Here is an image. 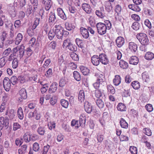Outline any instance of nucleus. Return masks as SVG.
I'll return each mask as SVG.
<instances>
[{"label":"nucleus","instance_id":"nucleus-9","mask_svg":"<svg viewBox=\"0 0 154 154\" xmlns=\"http://www.w3.org/2000/svg\"><path fill=\"white\" fill-rule=\"evenodd\" d=\"M42 4L44 5L45 9L46 11H48L50 8L52 3L51 0H42Z\"/></svg>","mask_w":154,"mask_h":154},{"label":"nucleus","instance_id":"nucleus-55","mask_svg":"<svg viewBox=\"0 0 154 154\" xmlns=\"http://www.w3.org/2000/svg\"><path fill=\"white\" fill-rule=\"evenodd\" d=\"M143 133L148 136H150L152 135V132L148 128H146L143 130Z\"/></svg>","mask_w":154,"mask_h":154},{"label":"nucleus","instance_id":"nucleus-49","mask_svg":"<svg viewBox=\"0 0 154 154\" xmlns=\"http://www.w3.org/2000/svg\"><path fill=\"white\" fill-rule=\"evenodd\" d=\"M18 59L15 58H14L12 62V66L13 68L16 69L18 66Z\"/></svg>","mask_w":154,"mask_h":154},{"label":"nucleus","instance_id":"nucleus-37","mask_svg":"<svg viewBox=\"0 0 154 154\" xmlns=\"http://www.w3.org/2000/svg\"><path fill=\"white\" fill-rule=\"evenodd\" d=\"M26 148L27 146L26 145L22 146L21 148L18 150L19 154H25L26 152Z\"/></svg>","mask_w":154,"mask_h":154},{"label":"nucleus","instance_id":"nucleus-33","mask_svg":"<svg viewBox=\"0 0 154 154\" xmlns=\"http://www.w3.org/2000/svg\"><path fill=\"white\" fill-rule=\"evenodd\" d=\"M17 114L18 117L20 120H22L23 118L24 115L23 110L21 107H19L17 110Z\"/></svg>","mask_w":154,"mask_h":154},{"label":"nucleus","instance_id":"nucleus-21","mask_svg":"<svg viewBox=\"0 0 154 154\" xmlns=\"http://www.w3.org/2000/svg\"><path fill=\"white\" fill-rule=\"evenodd\" d=\"M79 123L80 126L84 127L85 123V115L84 114H82L79 117Z\"/></svg>","mask_w":154,"mask_h":154},{"label":"nucleus","instance_id":"nucleus-38","mask_svg":"<svg viewBox=\"0 0 154 154\" xmlns=\"http://www.w3.org/2000/svg\"><path fill=\"white\" fill-rule=\"evenodd\" d=\"M131 85L132 87L135 90L138 89L140 87V83L137 81H134L133 82Z\"/></svg>","mask_w":154,"mask_h":154},{"label":"nucleus","instance_id":"nucleus-28","mask_svg":"<svg viewBox=\"0 0 154 154\" xmlns=\"http://www.w3.org/2000/svg\"><path fill=\"white\" fill-rule=\"evenodd\" d=\"M80 69L81 72L84 75H87L89 73V70L87 67L83 66H81Z\"/></svg>","mask_w":154,"mask_h":154},{"label":"nucleus","instance_id":"nucleus-25","mask_svg":"<svg viewBox=\"0 0 154 154\" xmlns=\"http://www.w3.org/2000/svg\"><path fill=\"white\" fill-rule=\"evenodd\" d=\"M120 124L122 128L126 129L128 127V124L126 121L123 118H121L120 120Z\"/></svg>","mask_w":154,"mask_h":154},{"label":"nucleus","instance_id":"nucleus-18","mask_svg":"<svg viewBox=\"0 0 154 154\" xmlns=\"http://www.w3.org/2000/svg\"><path fill=\"white\" fill-rule=\"evenodd\" d=\"M0 122L5 127H7L9 125V120L7 117L5 118L1 117L0 118Z\"/></svg>","mask_w":154,"mask_h":154},{"label":"nucleus","instance_id":"nucleus-45","mask_svg":"<svg viewBox=\"0 0 154 154\" xmlns=\"http://www.w3.org/2000/svg\"><path fill=\"white\" fill-rule=\"evenodd\" d=\"M60 103L62 106L65 108H67L69 105V102L64 99L61 100Z\"/></svg>","mask_w":154,"mask_h":154},{"label":"nucleus","instance_id":"nucleus-63","mask_svg":"<svg viewBox=\"0 0 154 154\" xmlns=\"http://www.w3.org/2000/svg\"><path fill=\"white\" fill-rule=\"evenodd\" d=\"M71 125L72 126H75L76 128H78L80 126V125H79L78 124V122L75 120H72L71 123Z\"/></svg>","mask_w":154,"mask_h":154},{"label":"nucleus","instance_id":"nucleus-13","mask_svg":"<svg viewBox=\"0 0 154 154\" xmlns=\"http://www.w3.org/2000/svg\"><path fill=\"white\" fill-rule=\"evenodd\" d=\"M82 8L88 14H90L91 12V8L90 5L88 4H83L82 5Z\"/></svg>","mask_w":154,"mask_h":154},{"label":"nucleus","instance_id":"nucleus-56","mask_svg":"<svg viewBox=\"0 0 154 154\" xmlns=\"http://www.w3.org/2000/svg\"><path fill=\"white\" fill-rule=\"evenodd\" d=\"M103 93L100 90H97L95 91V94L96 97L97 98H99L103 95Z\"/></svg>","mask_w":154,"mask_h":154},{"label":"nucleus","instance_id":"nucleus-14","mask_svg":"<svg viewBox=\"0 0 154 154\" xmlns=\"http://www.w3.org/2000/svg\"><path fill=\"white\" fill-rule=\"evenodd\" d=\"M57 83H53L49 89V92L51 94L54 93L57 89Z\"/></svg>","mask_w":154,"mask_h":154},{"label":"nucleus","instance_id":"nucleus-4","mask_svg":"<svg viewBox=\"0 0 154 154\" xmlns=\"http://www.w3.org/2000/svg\"><path fill=\"white\" fill-rule=\"evenodd\" d=\"M3 85L5 90L8 91L11 88V83L10 79L8 77H5L3 81Z\"/></svg>","mask_w":154,"mask_h":154},{"label":"nucleus","instance_id":"nucleus-34","mask_svg":"<svg viewBox=\"0 0 154 154\" xmlns=\"http://www.w3.org/2000/svg\"><path fill=\"white\" fill-rule=\"evenodd\" d=\"M120 67L124 69H126L128 67V63L123 60H121L119 62Z\"/></svg>","mask_w":154,"mask_h":154},{"label":"nucleus","instance_id":"nucleus-61","mask_svg":"<svg viewBox=\"0 0 154 154\" xmlns=\"http://www.w3.org/2000/svg\"><path fill=\"white\" fill-rule=\"evenodd\" d=\"M102 85V82H98L97 81L93 84V85L94 87L96 89H98L100 86Z\"/></svg>","mask_w":154,"mask_h":154},{"label":"nucleus","instance_id":"nucleus-27","mask_svg":"<svg viewBox=\"0 0 154 154\" xmlns=\"http://www.w3.org/2000/svg\"><path fill=\"white\" fill-rule=\"evenodd\" d=\"M142 77L143 80L144 82H148L149 80V78L148 73L146 72H144L142 74Z\"/></svg>","mask_w":154,"mask_h":154},{"label":"nucleus","instance_id":"nucleus-8","mask_svg":"<svg viewBox=\"0 0 154 154\" xmlns=\"http://www.w3.org/2000/svg\"><path fill=\"white\" fill-rule=\"evenodd\" d=\"M58 15L62 19L66 20V16L62 9L61 8H58L57 9Z\"/></svg>","mask_w":154,"mask_h":154},{"label":"nucleus","instance_id":"nucleus-52","mask_svg":"<svg viewBox=\"0 0 154 154\" xmlns=\"http://www.w3.org/2000/svg\"><path fill=\"white\" fill-rule=\"evenodd\" d=\"M10 81L12 84L14 85L17 83L18 80H17V78L16 76H13L11 77Z\"/></svg>","mask_w":154,"mask_h":154},{"label":"nucleus","instance_id":"nucleus-60","mask_svg":"<svg viewBox=\"0 0 154 154\" xmlns=\"http://www.w3.org/2000/svg\"><path fill=\"white\" fill-rule=\"evenodd\" d=\"M71 43L69 39H66L64 40L63 43V48H65L68 47L69 44Z\"/></svg>","mask_w":154,"mask_h":154},{"label":"nucleus","instance_id":"nucleus-30","mask_svg":"<svg viewBox=\"0 0 154 154\" xmlns=\"http://www.w3.org/2000/svg\"><path fill=\"white\" fill-rule=\"evenodd\" d=\"M24 49V47L23 44H22L20 45V51L17 54V56H18L20 59L22 58L23 55Z\"/></svg>","mask_w":154,"mask_h":154},{"label":"nucleus","instance_id":"nucleus-64","mask_svg":"<svg viewBox=\"0 0 154 154\" xmlns=\"http://www.w3.org/2000/svg\"><path fill=\"white\" fill-rule=\"evenodd\" d=\"M52 74V70L50 68L46 72L45 75L47 77L50 78Z\"/></svg>","mask_w":154,"mask_h":154},{"label":"nucleus","instance_id":"nucleus-26","mask_svg":"<svg viewBox=\"0 0 154 154\" xmlns=\"http://www.w3.org/2000/svg\"><path fill=\"white\" fill-rule=\"evenodd\" d=\"M31 137L28 133L24 134L22 137L21 138V140L24 141L26 143H28L31 140Z\"/></svg>","mask_w":154,"mask_h":154},{"label":"nucleus","instance_id":"nucleus-6","mask_svg":"<svg viewBox=\"0 0 154 154\" xmlns=\"http://www.w3.org/2000/svg\"><path fill=\"white\" fill-rule=\"evenodd\" d=\"M100 62L104 65H106L108 63L109 60L106 56L104 54H101L99 55Z\"/></svg>","mask_w":154,"mask_h":154},{"label":"nucleus","instance_id":"nucleus-59","mask_svg":"<svg viewBox=\"0 0 154 154\" xmlns=\"http://www.w3.org/2000/svg\"><path fill=\"white\" fill-rule=\"evenodd\" d=\"M18 81L21 83H23L25 82L26 80L25 79V76L23 75L19 76L17 78Z\"/></svg>","mask_w":154,"mask_h":154},{"label":"nucleus","instance_id":"nucleus-43","mask_svg":"<svg viewBox=\"0 0 154 154\" xmlns=\"http://www.w3.org/2000/svg\"><path fill=\"white\" fill-rule=\"evenodd\" d=\"M37 131L39 134L43 135L45 132V128L44 127L39 126L37 129Z\"/></svg>","mask_w":154,"mask_h":154},{"label":"nucleus","instance_id":"nucleus-20","mask_svg":"<svg viewBox=\"0 0 154 154\" xmlns=\"http://www.w3.org/2000/svg\"><path fill=\"white\" fill-rule=\"evenodd\" d=\"M85 92L83 90H81L79 91L78 95V99L81 102L84 101L85 98Z\"/></svg>","mask_w":154,"mask_h":154},{"label":"nucleus","instance_id":"nucleus-3","mask_svg":"<svg viewBox=\"0 0 154 154\" xmlns=\"http://www.w3.org/2000/svg\"><path fill=\"white\" fill-rule=\"evenodd\" d=\"M57 37L59 39H62L63 37V28L60 25H55L54 27Z\"/></svg>","mask_w":154,"mask_h":154},{"label":"nucleus","instance_id":"nucleus-42","mask_svg":"<svg viewBox=\"0 0 154 154\" xmlns=\"http://www.w3.org/2000/svg\"><path fill=\"white\" fill-rule=\"evenodd\" d=\"M7 61V58L3 57L0 59V68L3 67Z\"/></svg>","mask_w":154,"mask_h":154},{"label":"nucleus","instance_id":"nucleus-48","mask_svg":"<svg viewBox=\"0 0 154 154\" xmlns=\"http://www.w3.org/2000/svg\"><path fill=\"white\" fill-rule=\"evenodd\" d=\"M88 22L92 26H94L95 24V21L94 18L91 16L88 19Z\"/></svg>","mask_w":154,"mask_h":154},{"label":"nucleus","instance_id":"nucleus-47","mask_svg":"<svg viewBox=\"0 0 154 154\" xmlns=\"http://www.w3.org/2000/svg\"><path fill=\"white\" fill-rule=\"evenodd\" d=\"M96 104L98 107L100 108H103L104 106L103 102L101 99H98L96 102Z\"/></svg>","mask_w":154,"mask_h":154},{"label":"nucleus","instance_id":"nucleus-39","mask_svg":"<svg viewBox=\"0 0 154 154\" xmlns=\"http://www.w3.org/2000/svg\"><path fill=\"white\" fill-rule=\"evenodd\" d=\"M108 92L109 93L113 94L115 92V90L114 88L111 85H108L107 86Z\"/></svg>","mask_w":154,"mask_h":154},{"label":"nucleus","instance_id":"nucleus-41","mask_svg":"<svg viewBox=\"0 0 154 154\" xmlns=\"http://www.w3.org/2000/svg\"><path fill=\"white\" fill-rule=\"evenodd\" d=\"M117 108L118 110L121 111H125L126 109L125 106L122 103H119L117 106Z\"/></svg>","mask_w":154,"mask_h":154},{"label":"nucleus","instance_id":"nucleus-17","mask_svg":"<svg viewBox=\"0 0 154 154\" xmlns=\"http://www.w3.org/2000/svg\"><path fill=\"white\" fill-rule=\"evenodd\" d=\"M145 58L147 60H151L154 58V54L150 51L146 53L144 56Z\"/></svg>","mask_w":154,"mask_h":154},{"label":"nucleus","instance_id":"nucleus-36","mask_svg":"<svg viewBox=\"0 0 154 154\" xmlns=\"http://www.w3.org/2000/svg\"><path fill=\"white\" fill-rule=\"evenodd\" d=\"M20 95L22 99H24L26 98L27 95L26 90L24 88L22 89L19 92Z\"/></svg>","mask_w":154,"mask_h":154},{"label":"nucleus","instance_id":"nucleus-12","mask_svg":"<svg viewBox=\"0 0 154 154\" xmlns=\"http://www.w3.org/2000/svg\"><path fill=\"white\" fill-rule=\"evenodd\" d=\"M84 108L85 111L88 113H90L92 111V106L88 102L85 101L84 103Z\"/></svg>","mask_w":154,"mask_h":154},{"label":"nucleus","instance_id":"nucleus-23","mask_svg":"<svg viewBox=\"0 0 154 154\" xmlns=\"http://www.w3.org/2000/svg\"><path fill=\"white\" fill-rule=\"evenodd\" d=\"M5 115L9 116L10 119H12L15 116L14 111L12 109H11L9 110H7Z\"/></svg>","mask_w":154,"mask_h":154},{"label":"nucleus","instance_id":"nucleus-62","mask_svg":"<svg viewBox=\"0 0 154 154\" xmlns=\"http://www.w3.org/2000/svg\"><path fill=\"white\" fill-rule=\"evenodd\" d=\"M21 127L20 125L17 122L14 123L13 125V130L15 131Z\"/></svg>","mask_w":154,"mask_h":154},{"label":"nucleus","instance_id":"nucleus-35","mask_svg":"<svg viewBox=\"0 0 154 154\" xmlns=\"http://www.w3.org/2000/svg\"><path fill=\"white\" fill-rule=\"evenodd\" d=\"M34 117L36 120L40 119L42 116V113L40 111L35 110L34 112Z\"/></svg>","mask_w":154,"mask_h":154},{"label":"nucleus","instance_id":"nucleus-16","mask_svg":"<svg viewBox=\"0 0 154 154\" xmlns=\"http://www.w3.org/2000/svg\"><path fill=\"white\" fill-rule=\"evenodd\" d=\"M114 84L116 86L119 85L121 82V78L119 75H116L113 81Z\"/></svg>","mask_w":154,"mask_h":154},{"label":"nucleus","instance_id":"nucleus-53","mask_svg":"<svg viewBox=\"0 0 154 154\" xmlns=\"http://www.w3.org/2000/svg\"><path fill=\"white\" fill-rule=\"evenodd\" d=\"M35 30H33L30 27L27 30V32L28 35L31 36H32L34 35L35 34Z\"/></svg>","mask_w":154,"mask_h":154},{"label":"nucleus","instance_id":"nucleus-2","mask_svg":"<svg viewBox=\"0 0 154 154\" xmlns=\"http://www.w3.org/2000/svg\"><path fill=\"white\" fill-rule=\"evenodd\" d=\"M136 37L141 44L145 45L148 44L149 40L147 35L145 33H141L137 34Z\"/></svg>","mask_w":154,"mask_h":154},{"label":"nucleus","instance_id":"nucleus-19","mask_svg":"<svg viewBox=\"0 0 154 154\" xmlns=\"http://www.w3.org/2000/svg\"><path fill=\"white\" fill-rule=\"evenodd\" d=\"M65 25L66 29L68 31L73 30L75 27V26L74 24L69 23L67 22L65 23Z\"/></svg>","mask_w":154,"mask_h":154},{"label":"nucleus","instance_id":"nucleus-15","mask_svg":"<svg viewBox=\"0 0 154 154\" xmlns=\"http://www.w3.org/2000/svg\"><path fill=\"white\" fill-rule=\"evenodd\" d=\"M128 48L133 52H135L137 50V45L134 42H131L129 43Z\"/></svg>","mask_w":154,"mask_h":154},{"label":"nucleus","instance_id":"nucleus-32","mask_svg":"<svg viewBox=\"0 0 154 154\" xmlns=\"http://www.w3.org/2000/svg\"><path fill=\"white\" fill-rule=\"evenodd\" d=\"M55 20L56 17L55 14L53 12H51L49 14V22L53 23L54 22Z\"/></svg>","mask_w":154,"mask_h":154},{"label":"nucleus","instance_id":"nucleus-22","mask_svg":"<svg viewBox=\"0 0 154 154\" xmlns=\"http://www.w3.org/2000/svg\"><path fill=\"white\" fill-rule=\"evenodd\" d=\"M138 59L136 56L131 57L129 60L130 63L134 65H137L138 63Z\"/></svg>","mask_w":154,"mask_h":154},{"label":"nucleus","instance_id":"nucleus-50","mask_svg":"<svg viewBox=\"0 0 154 154\" xmlns=\"http://www.w3.org/2000/svg\"><path fill=\"white\" fill-rule=\"evenodd\" d=\"M70 57L72 59L75 61H77L79 60V58L78 55H77L75 53L72 52L71 53Z\"/></svg>","mask_w":154,"mask_h":154},{"label":"nucleus","instance_id":"nucleus-54","mask_svg":"<svg viewBox=\"0 0 154 154\" xmlns=\"http://www.w3.org/2000/svg\"><path fill=\"white\" fill-rule=\"evenodd\" d=\"M105 80V77L104 75L102 74H100L97 77V81L102 82L103 83Z\"/></svg>","mask_w":154,"mask_h":154},{"label":"nucleus","instance_id":"nucleus-44","mask_svg":"<svg viewBox=\"0 0 154 154\" xmlns=\"http://www.w3.org/2000/svg\"><path fill=\"white\" fill-rule=\"evenodd\" d=\"M68 9L70 13L72 14L76 13L77 11V9L75 7L69 5L68 7Z\"/></svg>","mask_w":154,"mask_h":154},{"label":"nucleus","instance_id":"nucleus-57","mask_svg":"<svg viewBox=\"0 0 154 154\" xmlns=\"http://www.w3.org/2000/svg\"><path fill=\"white\" fill-rule=\"evenodd\" d=\"M40 148L39 144L37 142L35 143L33 145V149L35 152L38 151Z\"/></svg>","mask_w":154,"mask_h":154},{"label":"nucleus","instance_id":"nucleus-29","mask_svg":"<svg viewBox=\"0 0 154 154\" xmlns=\"http://www.w3.org/2000/svg\"><path fill=\"white\" fill-rule=\"evenodd\" d=\"M73 76L74 79L78 81L81 80V77L79 72L78 71H75L73 73Z\"/></svg>","mask_w":154,"mask_h":154},{"label":"nucleus","instance_id":"nucleus-1","mask_svg":"<svg viewBox=\"0 0 154 154\" xmlns=\"http://www.w3.org/2000/svg\"><path fill=\"white\" fill-rule=\"evenodd\" d=\"M96 26L98 33L100 35H103L106 33L107 30L111 29V24L109 21L106 20L105 23L101 22L97 23Z\"/></svg>","mask_w":154,"mask_h":154},{"label":"nucleus","instance_id":"nucleus-11","mask_svg":"<svg viewBox=\"0 0 154 154\" xmlns=\"http://www.w3.org/2000/svg\"><path fill=\"white\" fill-rule=\"evenodd\" d=\"M80 32L83 37L85 38H88L89 36L88 31L85 28L82 27L80 29Z\"/></svg>","mask_w":154,"mask_h":154},{"label":"nucleus","instance_id":"nucleus-7","mask_svg":"<svg viewBox=\"0 0 154 154\" xmlns=\"http://www.w3.org/2000/svg\"><path fill=\"white\" fill-rule=\"evenodd\" d=\"M125 43V39L121 36L118 37L116 40V44L119 48L121 47Z\"/></svg>","mask_w":154,"mask_h":154},{"label":"nucleus","instance_id":"nucleus-31","mask_svg":"<svg viewBox=\"0 0 154 154\" xmlns=\"http://www.w3.org/2000/svg\"><path fill=\"white\" fill-rule=\"evenodd\" d=\"M23 38V35L21 33H19L16 38L15 44L16 45H18L21 42Z\"/></svg>","mask_w":154,"mask_h":154},{"label":"nucleus","instance_id":"nucleus-46","mask_svg":"<svg viewBox=\"0 0 154 154\" xmlns=\"http://www.w3.org/2000/svg\"><path fill=\"white\" fill-rule=\"evenodd\" d=\"M140 27V24L137 22H134L132 24L131 27L135 30H138Z\"/></svg>","mask_w":154,"mask_h":154},{"label":"nucleus","instance_id":"nucleus-58","mask_svg":"<svg viewBox=\"0 0 154 154\" xmlns=\"http://www.w3.org/2000/svg\"><path fill=\"white\" fill-rule=\"evenodd\" d=\"M68 67L72 69H75L77 68V65L74 63L71 62L68 64Z\"/></svg>","mask_w":154,"mask_h":154},{"label":"nucleus","instance_id":"nucleus-40","mask_svg":"<svg viewBox=\"0 0 154 154\" xmlns=\"http://www.w3.org/2000/svg\"><path fill=\"white\" fill-rule=\"evenodd\" d=\"M55 35V32L54 29H52L50 30L48 35L49 39L50 40H52L54 38Z\"/></svg>","mask_w":154,"mask_h":154},{"label":"nucleus","instance_id":"nucleus-24","mask_svg":"<svg viewBox=\"0 0 154 154\" xmlns=\"http://www.w3.org/2000/svg\"><path fill=\"white\" fill-rule=\"evenodd\" d=\"M8 11L12 17H15L16 14L15 7L13 5L10 6L8 8Z\"/></svg>","mask_w":154,"mask_h":154},{"label":"nucleus","instance_id":"nucleus-51","mask_svg":"<svg viewBox=\"0 0 154 154\" xmlns=\"http://www.w3.org/2000/svg\"><path fill=\"white\" fill-rule=\"evenodd\" d=\"M130 151L132 154H137V147L132 146L130 147Z\"/></svg>","mask_w":154,"mask_h":154},{"label":"nucleus","instance_id":"nucleus-10","mask_svg":"<svg viewBox=\"0 0 154 154\" xmlns=\"http://www.w3.org/2000/svg\"><path fill=\"white\" fill-rule=\"evenodd\" d=\"M91 62L94 66H98L100 63V61L99 56L97 55L93 56L91 58Z\"/></svg>","mask_w":154,"mask_h":154},{"label":"nucleus","instance_id":"nucleus-5","mask_svg":"<svg viewBox=\"0 0 154 154\" xmlns=\"http://www.w3.org/2000/svg\"><path fill=\"white\" fill-rule=\"evenodd\" d=\"M95 13L96 15L100 18H103L105 16L104 8L103 7H100L99 9L96 10Z\"/></svg>","mask_w":154,"mask_h":154}]
</instances>
